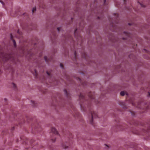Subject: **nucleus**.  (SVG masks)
Returning <instances> with one entry per match:
<instances>
[{
	"mask_svg": "<svg viewBox=\"0 0 150 150\" xmlns=\"http://www.w3.org/2000/svg\"><path fill=\"white\" fill-rule=\"evenodd\" d=\"M60 66L61 68H62V69L63 68V66L62 64H60Z\"/></svg>",
	"mask_w": 150,
	"mask_h": 150,
	"instance_id": "7",
	"label": "nucleus"
},
{
	"mask_svg": "<svg viewBox=\"0 0 150 150\" xmlns=\"http://www.w3.org/2000/svg\"><path fill=\"white\" fill-rule=\"evenodd\" d=\"M64 93L67 95V91L66 90H64Z\"/></svg>",
	"mask_w": 150,
	"mask_h": 150,
	"instance_id": "9",
	"label": "nucleus"
},
{
	"mask_svg": "<svg viewBox=\"0 0 150 150\" xmlns=\"http://www.w3.org/2000/svg\"><path fill=\"white\" fill-rule=\"evenodd\" d=\"M105 1H106V0H104V2H105Z\"/></svg>",
	"mask_w": 150,
	"mask_h": 150,
	"instance_id": "18",
	"label": "nucleus"
},
{
	"mask_svg": "<svg viewBox=\"0 0 150 150\" xmlns=\"http://www.w3.org/2000/svg\"><path fill=\"white\" fill-rule=\"evenodd\" d=\"M47 74L48 75H49V73H48V72H47Z\"/></svg>",
	"mask_w": 150,
	"mask_h": 150,
	"instance_id": "16",
	"label": "nucleus"
},
{
	"mask_svg": "<svg viewBox=\"0 0 150 150\" xmlns=\"http://www.w3.org/2000/svg\"><path fill=\"white\" fill-rule=\"evenodd\" d=\"M44 59H45V61H47V57L46 56H45L44 57Z\"/></svg>",
	"mask_w": 150,
	"mask_h": 150,
	"instance_id": "8",
	"label": "nucleus"
},
{
	"mask_svg": "<svg viewBox=\"0 0 150 150\" xmlns=\"http://www.w3.org/2000/svg\"><path fill=\"white\" fill-rule=\"evenodd\" d=\"M68 147V146H66V147H63V148H64V149H66Z\"/></svg>",
	"mask_w": 150,
	"mask_h": 150,
	"instance_id": "13",
	"label": "nucleus"
},
{
	"mask_svg": "<svg viewBox=\"0 0 150 150\" xmlns=\"http://www.w3.org/2000/svg\"><path fill=\"white\" fill-rule=\"evenodd\" d=\"M35 73H36V70H35Z\"/></svg>",
	"mask_w": 150,
	"mask_h": 150,
	"instance_id": "21",
	"label": "nucleus"
},
{
	"mask_svg": "<svg viewBox=\"0 0 150 150\" xmlns=\"http://www.w3.org/2000/svg\"><path fill=\"white\" fill-rule=\"evenodd\" d=\"M91 116L92 119H93V118H95L97 116V114L96 113L94 112H93L91 113Z\"/></svg>",
	"mask_w": 150,
	"mask_h": 150,
	"instance_id": "2",
	"label": "nucleus"
},
{
	"mask_svg": "<svg viewBox=\"0 0 150 150\" xmlns=\"http://www.w3.org/2000/svg\"><path fill=\"white\" fill-rule=\"evenodd\" d=\"M76 31H77V29H76L75 30V32H74V35H76Z\"/></svg>",
	"mask_w": 150,
	"mask_h": 150,
	"instance_id": "12",
	"label": "nucleus"
},
{
	"mask_svg": "<svg viewBox=\"0 0 150 150\" xmlns=\"http://www.w3.org/2000/svg\"><path fill=\"white\" fill-rule=\"evenodd\" d=\"M124 34H125V35H126H126H128V34H129L128 33H127L126 32H124Z\"/></svg>",
	"mask_w": 150,
	"mask_h": 150,
	"instance_id": "11",
	"label": "nucleus"
},
{
	"mask_svg": "<svg viewBox=\"0 0 150 150\" xmlns=\"http://www.w3.org/2000/svg\"><path fill=\"white\" fill-rule=\"evenodd\" d=\"M13 42L14 45V46H15L16 45V42H15V40H13Z\"/></svg>",
	"mask_w": 150,
	"mask_h": 150,
	"instance_id": "5",
	"label": "nucleus"
},
{
	"mask_svg": "<svg viewBox=\"0 0 150 150\" xmlns=\"http://www.w3.org/2000/svg\"><path fill=\"white\" fill-rule=\"evenodd\" d=\"M12 84H13V87H16V85H15V84L14 83H13Z\"/></svg>",
	"mask_w": 150,
	"mask_h": 150,
	"instance_id": "10",
	"label": "nucleus"
},
{
	"mask_svg": "<svg viewBox=\"0 0 150 150\" xmlns=\"http://www.w3.org/2000/svg\"><path fill=\"white\" fill-rule=\"evenodd\" d=\"M36 10V8H33L32 9V11L33 12H35V11Z\"/></svg>",
	"mask_w": 150,
	"mask_h": 150,
	"instance_id": "4",
	"label": "nucleus"
},
{
	"mask_svg": "<svg viewBox=\"0 0 150 150\" xmlns=\"http://www.w3.org/2000/svg\"><path fill=\"white\" fill-rule=\"evenodd\" d=\"M51 131L54 133V134H58V132L55 128H52L51 129Z\"/></svg>",
	"mask_w": 150,
	"mask_h": 150,
	"instance_id": "1",
	"label": "nucleus"
},
{
	"mask_svg": "<svg viewBox=\"0 0 150 150\" xmlns=\"http://www.w3.org/2000/svg\"><path fill=\"white\" fill-rule=\"evenodd\" d=\"M57 29L58 32H59L61 30V28L60 27H59L57 28Z\"/></svg>",
	"mask_w": 150,
	"mask_h": 150,
	"instance_id": "6",
	"label": "nucleus"
},
{
	"mask_svg": "<svg viewBox=\"0 0 150 150\" xmlns=\"http://www.w3.org/2000/svg\"><path fill=\"white\" fill-rule=\"evenodd\" d=\"M120 94L121 96H124L125 93L124 91H121L120 93Z\"/></svg>",
	"mask_w": 150,
	"mask_h": 150,
	"instance_id": "3",
	"label": "nucleus"
},
{
	"mask_svg": "<svg viewBox=\"0 0 150 150\" xmlns=\"http://www.w3.org/2000/svg\"><path fill=\"white\" fill-rule=\"evenodd\" d=\"M11 37H12V35H11Z\"/></svg>",
	"mask_w": 150,
	"mask_h": 150,
	"instance_id": "20",
	"label": "nucleus"
},
{
	"mask_svg": "<svg viewBox=\"0 0 150 150\" xmlns=\"http://www.w3.org/2000/svg\"><path fill=\"white\" fill-rule=\"evenodd\" d=\"M55 141V140H52V142H54Z\"/></svg>",
	"mask_w": 150,
	"mask_h": 150,
	"instance_id": "15",
	"label": "nucleus"
},
{
	"mask_svg": "<svg viewBox=\"0 0 150 150\" xmlns=\"http://www.w3.org/2000/svg\"><path fill=\"white\" fill-rule=\"evenodd\" d=\"M1 3L2 4H3V3H2V2L1 1Z\"/></svg>",
	"mask_w": 150,
	"mask_h": 150,
	"instance_id": "17",
	"label": "nucleus"
},
{
	"mask_svg": "<svg viewBox=\"0 0 150 150\" xmlns=\"http://www.w3.org/2000/svg\"><path fill=\"white\" fill-rule=\"evenodd\" d=\"M90 122H91V124H92V121H91Z\"/></svg>",
	"mask_w": 150,
	"mask_h": 150,
	"instance_id": "14",
	"label": "nucleus"
},
{
	"mask_svg": "<svg viewBox=\"0 0 150 150\" xmlns=\"http://www.w3.org/2000/svg\"><path fill=\"white\" fill-rule=\"evenodd\" d=\"M149 95H150V93L149 92Z\"/></svg>",
	"mask_w": 150,
	"mask_h": 150,
	"instance_id": "19",
	"label": "nucleus"
}]
</instances>
